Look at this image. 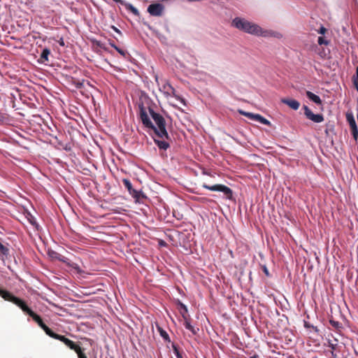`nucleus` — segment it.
<instances>
[{"mask_svg":"<svg viewBox=\"0 0 358 358\" xmlns=\"http://www.w3.org/2000/svg\"><path fill=\"white\" fill-rule=\"evenodd\" d=\"M58 43H59V45H61L62 47H64L65 45L63 38H60L59 40L58 41Z\"/></svg>","mask_w":358,"mask_h":358,"instance_id":"30","label":"nucleus"},{"mask_svg":"<svg viewBox=\"0 0 358 358\" xmlns=\"http://www.w3.org/2000/svg\"><path fill=\"white\" fill-rule=\"evenodd\" d=\"M164 6L162 3H152L148 7V12L152 16H161L164 12Z\"/></svg>","mask_w":358,"mask_h":358,"instance_id":"9","label":"nucleus"},{"mask_svg":"<svg viewBox=\"0 0 358 358\" xmlns=\"http://www.w3.org/2000/svg\"><path fill=\"white\" fill-rule=\"evenodd\" d=\"M109 44H110L113 48H114L115 49V47H117V46L115 45V44L113 42H110V43H109Z\"/></svg>","mask_w":358,"mask_h":358,"instance_id":"34","label":"nucleus"},{"mask_svg":"<svg viewBox=\"0 0 358 358\" xmlns=\"http://www.w3.org/2000/svg\"><path fill=\"white\" fill-rule=\"evenodd\" d=\"M50 255L52 258L56 259L62 262L65 263L68 266L73 268L78 273H82V270L77 264L70 262L66 257L62 255L61 254L57 252H52L50 253Z\"/></svg>","mask_w":358,"mask_h":358,"instance_id":"5","label":"nucleus"},{"mask_svg":"<svg viewBox=\"0 0 358 358\" xmlns=\"http://www.w3.org/2000/svg\"><path fill=\"white\" fill-rule=\"evenodd\" d=\"M232 25L236 29L246 33L261 36L264 37L273 36L274 34L271 30H264L259 25L248 21L244 18L236 17L232 21Z\"/></svg>","mask_w":358,"mask_h":358,"instance_id":"3","label":"nucleus"},{"mask_svg":"<svg viewBox=\"0 0 358 358\" xmlns=\"http://www.w3.org/2000/svg\"><path fill=\"white\" fill-rule=\"evenodd\" d=\"M28 220L29 222V223L34 226L37 230L39 228V225L38 224L36 220V218L31 215V214H29L28 215Z\"/></svg>","mask_w":358,"mask_h":358,"instance_id":"18","label":"nucleus"},{"mask_svg":"<svg viewBox=\"0 0 358 358\" xmlns=\"http://www.w3.org/2000/svg\"><path fill=\"white\" fill-rule=\"evenodd\" d=\"M164 89L167 90V93L173 92V91H174V89L173 88V87L169 84H166V85H164Z\"/></svg>","mask_w":358,"mask_h":358,"instance_id":"24","label":"nucleus"},{"mask_svg":"<svg viewBox=\"0 0 358 358\" xmlns=\"http://www.w3.org/2000/svg\"><path fill=\"white\" fill-rule=\"evenodd\" d=\"M357 117H358V115H357Z\"/></svg>","mask_w":358,"mask_h":358,"instance_id":"38","label":"nucleus"},{"mask_svg":"<svg viewBox=\"0 0 358 358\" xmlns=\"http://www.w3.org/2000/svg\"><path fill=\"white\" fill-rule=\"evenodd\" d=\"M154 138L155 143L157 145L159 149L164 150H167L170 146L169 143L165 141L166 138Z\"/></svg>","mask_w":358,"mask_h":358,"instance_id":"13","label":"nucleus"},{"mask_svg":"<svg viewBox=\"0 0 358 358\" xmlns=\"http://www.w3.org/2000/svg\"><path fill=\"white\" fill-rule=\"evenodd\" d=\"M312 327H313V329H314L315 331H317V327H313V326H312Z\"/></svg>","mask_w":358,"mask_h":358,"instance_id":"37","label":"nucleus"},{"mask_svg":"<svg viewBox=\"0 0 358 358\" xmlns=\"http://www.w3.org/2000/svg\"><path fill=\"white\" fill-rule=\"evenodd\" d=\"M346 118L350 124L353 138L357 141L358 138V129L354 116L352 114H347Z\"/></svg>","mask_w":358,"mask_h":358,"instance_id":"11","label":"nucleus"},{"mask_svg":"<svg viewBox=\"0 0 358 358\" xmlns=\"http://www.w3.org/2000/svg\"><path fill=\"white\" fill-rule=\"evenodd\" d=\"M336 345H337L336 344H334V343H330V342H329V347H330L333 350H336Z\"/></svg>","mask_w":358,"mask_h":358,"instance_id":"31","label":"nucleus"},{"mask_svg":"<svg viewBox=\"0 0 358 358\" xmlns=\"http://www.w3.org/2000/svg\"><path fill=\"white\" fill-rule=\"evenodd\" d=\"M0 254L6 257H7L8 255H9V249L6 246L3 245L1 241H0Z\"/></svg>","mask_w":358,"mask_h":358,"instance_id":"17","label":"nucleus"},{"mask_svg":"<svg viewBox=\"0 0 358 358\" xmlns=\"http://www.w3.org/2000/svg\"><path fill=\"white\" fill-rule=\"evenodd\" d=\"M128 8H129V10H131V12L133 14H134L135 15H138L139 12H138V10L134 6H133L131 4H129L128 5Z\"/></svg>","mask_w":358,"mask_h":358,"instance_id":"22","label":"nucleus"},{"mask_svg":"<svg viewBox=\"0 0 358 358\" xmlns=\"http://www.w3.org/2000/svg\"><path fill=\"white\" fill-rule=\"evenodd\" d=\"M306 94L307 97L310 100H311L312 101L315 103L316 104H318V105H321L322 104V100H321V99L320 98L319 96L313 94V92H311L310 91H306Z\"/></svg>","mask_w":358,"mask_h":358,"instance_id":"15","label":"nucleus"},{"mask_svg":"<svg viewBox=\"0 0 358 358\" xmlns=\"http://www.w3.org/2000/svg\"><path fill=\"white\" fill-rule=\"evenodd\" d=\"M122 182L129 194L136 199V201H139L141 198L145 197L141 192L137 191L133 188L129 180L124 178Z\"/></svg>","mask_w":358,"mask_h":358,"instance_id":"7","label":"nucleus"},{"mask_svg":"<svg viewBox=\"0 0 358 358\" xmlns=\"http://www.w3.org/2000/svg\"><path fill=\"white\" fill-rule=\"evenodd\" d=\"M317 42H318L319 45H328L329 44V41L327 40L324 39V38H323L322 36H320L318 38Z\"/></svg>","mask_w":358,"mask_h":358,"instance_id":"23","label":"nucleus"},{"mask_svg":"<svg viewBox=\"0 0 358 358\" xmlns=\"http://www.w3.org/2000/svg\"><path fill=\"white\" fill-rule=\"evenodd\" d=\"M76 352L77 353L78 358H87V356L83 352L81 348H80V350L76 351Z\"/></svg>","mask_w":358,"mask_h":358,"instance_id":"25","label":"nucleus"},{"mask_svg":"<svg viewBox=\"0 0 358 358\" xmlns=\"http://www.w3.org/2000/svg\"><path fill=\"white\" fill-rule=\"evenodd\" d=\"M327 31V29L322 26L320 29L317 31V32L320 34H324Z\"/></svg>","mask_w":358,"mask_h":358,"instance_id":"29","label":"nucleus"},{"mask_svg":"<svg viewBox=\"0 0 358 358\" xmlns=\"http://www.w3.org/2000/svg\"><path fill=\"white\" fill-rule=\"evenodd\" d=\"M113 29H114L117 33H118V34H121L120 31L117 28L115 27L114 26H113Z\"/></svg>","mask_w":358,"mask_h":358,"instance_id":"33","label":"nucleus"},{"mask_svg":"<svg viewBox=\"0 0 358 358\" xmlns=\"http://www.w3.org/2000/svg\"><path fill=\"white\" fill-rule=\"evenodd\" d=\"M202 187L205 189L214 191V192H223L225 195V197L227 199H232L233 198V192L232 190L227 186L224 185L217 184L214 185H208L206 184H203Z\"/></svg>","mask_w":358,"mask_h":358,"instance_id":"4","label":"nucleus"},{"mask_svg":"<svg viewBox=\"0 0 358 358\" xmlns=\"http://www.w3.org/2000/svg\"><path fill=\"white\" fill-rule=\"evenodd\" d=\"M303 110L306 117L313 122L320 123L324 120V117L322 115L314 114L307 106H303Z\"/></svg>","mask_w":358,"mask_h":358,"instance_id":"10","label":"nucleus"},{"mask_svg":"<svg viewBox=\"0 0 358 358\" xmlns=\"http://www.w3.org/2000/svg\"><path fill=\"white\" fill-rule=\"evenodd\" d=\"M157 329L159 332L160 336L165 340L169 341V334L166 333L165 330H164L162 327H157Z\"/></svg>","mask_w":358,"mask_h":358,"instance_id":"19","label":"nucleus"},{"mask_svg":"<svg viewBox=\"0 0 358 358\" xmlns=\"http://www.w3.org/2000/svg\"><path fill=\"white\" fill-rule=\"evenodd\" d=\"M259 122L263 124H265V125H269L270 124V122L268 120H266V118H264V117H262H262L260 119Z\"/></svg>","mask_w":358,"mask_h":358,"instance_id":"27","label":"nucleus"},{"mask_svg":"<svg viewBox=\"0 0 358 358\" xmlns=\"http://www.w3.org/2000/svg\"><path fill=\"white\" fill-rule=\"evenodd\" d=\"M281 101L294 110H298L300 106V103L295 99H282Z\"/></svg>","mask_w":358,"mask_h":358,"instance_id":"12","label":"nucleus"},{"mask_svg":"<svg viewBox=\"0 0 358 358\" xmlns=\"http://www.w3.org/2000/svg\"><path fill=\"white\" fill-rule=\"evenodd\" d=\"M353 84L358 91V66L356 69V74L353 76Z\"/></svg>","mask_w":358,"mask_h":358,"instance_id":"20","label":"nucleus"},{"mask_svg":"<svg viewBox=\"0 0 358 358\" xmlns=\"http://www.w3.org/2000/svg\"><path fill=\"white\" fill-rule=\"evenodd\" d=\"M250 358H259V357L257 355H254Z\"/></svg>","mask_w":358,"mask_h":358,"instance_id":"35","label":"nucleus"},{"mask_svg":"<svg viewBox=\"0 0 358 358\" xmlns=\"http://www.w3.org/2000/svg\"><path fill=\"white\" fill-rule=\"evenodd\" d=\"M0 296L4 300L10 301L17 306L26 314L29 315L34 322L45 332L50 337L53 334V331L43 322L41 317L30 309L26 303L22 299L15 296L11 292L0 288Z\"/></svg>","mask_w":358,"mask_h":358,"instance_id":"2","label":"nucleus"},{"mask_svg":"<svg viewBox=\"0 0 358 358\" xmlns=\"http://www.w3.org/2000/svg\"><path fill=\"white\" fill-rule=\"evenodd\" d=\"M181 307L184 310V313H182V316L183 320H184L183 325L185 326V327L187 329L190 331L194 335L196 334L199 329H196L191 324L190 321H189L190 320L189 317V315H187V307L184 304H181Z\"/></svg>","mask_w":358,"mask_h":358,"instance_id":"8","label":"nucleus"},{"mask_svg":"<svg viewBox=\"0 0 358 358\" xmlns=\"http://www.w3.org/2000/svg\"><path fill=\"white\" fill-rule=\"evenodd\" d=\"M173 350H174V352H175L176 357L178 358H181V355H180L178 348L175 345H173Z\"/></svg>","mask_w":358,"mask_h":358,"instance_id":"28","label":"nucleus"},{"mask_svg":"<svg viewBox=\"0 0 358 358\" xmlns=\"http://www.w3.org/2000/svg\"><path fill=\"white\" fill-rule=\"evenodd\" d=\"M51 338L63 342L67 347H69L71 350H74L75 352L80 350V347L78 344L66 338L64 336H62L54 332L51 336Z\"/></svg>","mask_w":358,"mask_h":358,"instance_id":"6","label":"nucleus"},{"mask_svg":"<svg viewBox=\"0 0 358 358\" xmlns=\"http://www.w3.org/2000/svg\"><path fill=\"white\" fill-rule=\"evenodd\" d=\"M148 110L157 127L150 120L146 109L142 106L140 107V118L143 125L147 128L152 129L157 138L169 139V135L166 129V121L163 116L155 112L150 108Z\"/></svg>","mask_w":358,"mask_h":358,"instance_id":"1","label":"nucleus"},{"mask_svg":"<svg viewBox=\"0 0 358 358\" xmlns=\"http://www.w3.org/2000/svg\"><path fill=\"white\" fill-rule=\"evenodd\" d=\"M263 271H264V273H265L267 276H268V275H269L268 271L267 268H266L265 266L263 267Z\"/></svg>","mask_w":358,"mask_h":358,"instance_id":"32","label":"nucleus"},{"mask_svg":"<svg viewBox=\"0 0 358 358\" xmlns=\"http://www.w3.org/2000/svg\"><path fill=\"white\" fill-rule=\"evenodd\" d=\"M329 323L331 324V325L332 327H334L336 329H339L341 327V324L338 321H335L334 320H330Z\"/></svg>","mask_w":358,"mask_h":358,"instance_id":"21","label":"nucleus"},{"mask_svg":"<svg viewBox=\"0 0 358 358\" xmlns=\"http://www.w3.org/2000/svg\"><path fill=\"white\" fill-rule=\"evenodd\" d=\"M239 113L248 117L249 119L250 120H255V121H257L259 122L260 121V119L262 117V115H259V114H254V113H249V112H245V111H243V110H238Z\"/></svg>","mask_w":358,"mask_h":358,"instance_id":"14","label":"nucleus"},{"mask_svg":"<svg viewBox=\"0 0 358 358\" xmlns=\"http://www.w3.org/2000/svg\"><path fill=\"white\" fill-rule=\"evenodd\" d=\"M50 54V50L48 48H44L41 54L40 62L45 63L49 61L48 56Z\"/></svg>","mask_w":358,"mask_h":358,"instance_id":"16","label":"nucleus"},{"mask_svg":"<svg viewBox=\"0 0 358 358\" xmlns=\"http://www.w3.org/2000/svg\"><path fill=\"white\" fill-rule=\"evenodd\" d=\"M115 50L121 55H122L123 57H126L127 52L120 48H119L118 47H115Z\"/></svg>","mask_w":358,"mask_h":358,"instance_id":"26","label":"nucleus"},{"mask_svg":"<svg viewBox=\"0 0 358 358\" xmlns=\"http://www.w3.org/2000/svg\"><path fill=\"white\" fill-rule=\"evenodd\" d=\"M305 327H309L310 326H309V325L306 322V323H305Z\"/></svg>","mask_w":358,"mask_h":358,"instance_id":"36","label":"nucleus"}]
</instances>
